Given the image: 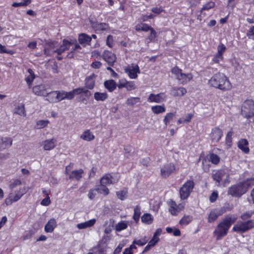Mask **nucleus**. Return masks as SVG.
Returning <instances> with one entry per match:
<instances>
[{"label":"nucleus","mask_w":254,"mask_h":254,"mask_svg":"<svg viewBox=\"0 0 254 254\" xmlns=\"http://www.w3.org/2000/svg\"><path fill=\"white\" fill-rule=\"evenodd\" d=\"M237 218L235 216L227 215L217 225L213 232V235L216 237V240H219L226 236L231 226L234 224Z\"/></svg>","instance_id":"nucleus-1"},{"label":"nucleus","mask_w":254,"mask_h":254,"mask_svg":"<svg viewBox=\"0 0 254 254\" xmlns=\"http://www.w3.org/2000/svg\"><path fill=\"white\" fill-rule=\"evenodd\" d=\"M254 186V178H249L230 187L228 194L233 197H240Z\"/></svg>","instance_id":"nucleus-2"},{"label":"nucleus","mask_w":254,"mask_h":254,"mask_svg":"<svg viewBox=\"0 0 254 254\" xmlns=\"http://www.w3.org/2000/svg\"><path fill=\"white\" fill-rule=\"evenodd\" d=\"M210 86L219 89L223 91L230 90L231 84L228 78L220 72L214 74L208 81Z\"/></svg>","instance_id":"nucleus-3"},{"label":"nucleus","mask_w":254,"mask_h":254,"mask_svg":"<svg viewBox=\"0 0 254 254\" xmlns=\"http://www.w3.org/2000/svg\"><path fill=\"white\" fill-rule=\"evenodd\" d=\"M254 228V220H249L247 221H238L233 226L232 231L238 233L243 234Z\"/></svg>","instance_id":"nucleus-4"},{"label":"nucleus","mask_w":254,"mask_h":254,"mask_svg":"<svg viewBox=\"0 0 254 254\" xmlns=\"http://www.w3.org/2000/svg\"><path fill=\"white\" fill-rule=\"evenodd\" d=\"M241 114L247 119L254 116V102L252 100H245L241 106Z\"/></svg>","instance_id":"nucleus-5"},{"label":"nucleus","mask_w":254,"mask_h":254,"mask_svg":"<svg viewBox=\"0 0 254 254\" xmlns=\"http://www.w3.org/2000/svg\"><path fill=\"white\" fill-rule=\"evenodd\" d=\"M194 187V182L192 180L187 181L180 188V194L182 199H186L190 196Z\"/></svg>","instance_id":"nucleus-6"},{"label":"nucleus","mask_w":254,"mask_h":254,"mask_svg":"<svg viewBox=\"0 0 254 254\" xmlns=\"http://www.w3.org/2000/svg\"><path fill=\"white\" fill-rule=\"evenodd\" d=\"M232 208L229 206V204H225L219 209H214L212 210L208 217V222L212 223L215 221L217 218L222 215L223 213L227 211L231 210Z\"/></svg>","instance_id":"nucleus-7"},{"label":"nucleus","mask_w":254,"mask_h":254,"mask_svg":"<svg viewBox=\"0 0 254 254\" xmlns=\"http://www.w3.org/2000/svg\"><path fill=\"white\" fill-rule=\"evenodd\" d=\"M176 170V166L173 163L166 164L161 169V176L164 178H168Z\"/></svg>","instance_id":"nucleus-8"},{"label":"nucleus","mask_w":254,"mask_h":254,"mask_svg":"<svg viewBox=\"0 0 254 254\" xmlns=\"http://www.w3.org/2000/svg\"><path fill=\"white\" fill-rule=\"evenodd\" d=\"M222 136L223 131L221 129L218 127H215L212 128L210 134V139L213 142H218Z\"/></svg>","instance_id":"nucleus-9"},{"label":"nucleus","mask_w":254,"mask_h":254,"mask_svg":"<svg viewBox=\"0 0 254 254\" xmlns=\"http://www.w3.org/2000/svg\"><path fill=\"white\" fill-rule=\"evenodd\" d=\"M56 42H50L46 43L45 45L44 53L47 56L53 55L56 53Z\"/></svg>","instance_id":"nucleus-10"},{"label":"nucleus","mask_w":254,"mask_h":254,"mask_svg":"<svg viewBox=\"0 0 254 254\" xmlns=\"http://www.w3.org/2000/svg\"><path fill=\"white\" fill-rule=\"evenodd\" d=\"M125 72L131 79H135L137 77V73H140V70L137 65L135 66H128L125 69Z\"/></svg>","instance_id":"nucleus-11"},{"label":"nucleus","mask_w":254,"mask_h":254,"mask_svg":"<svg viewBox=\"0 0 254 254\" xmlns=\"http://www.w3.org/2000/svg\"><path fill=\"white\" fill-rule=\"evenodd\" d=\"M103 58L110 65H113L116 61V57L115 54L108 51H105L103 54Z\"/></svg>","instance_id":"nucleus-12"},{"label":"nucleus","mask_w":254,"mask_h":254,"mask_svg":"<svg viewBox=\"0 0 254 254\" xmlns=\"http://www.w3.org/2000/svg\"><path fill=\"white\" fill-rule=\"evenodd\" d=\"M165 98L166 96L164 93H160L157 94H151L148 98V101L159 103L164 101Z\"/></svg>","instance_id":"nucleus-13"},{"label":"nucleus","mask_w":254,"mask_h":254,"mask_svg":"<svg viewBox=\"0 0 254 254\" xmlns=\"http://www.w3.org/2000/svg\"><path fill=\"white\" fill-rule=\"evenodd\" d=\"M248 146L249 142L247 139L245 138L240 139L237 143L238 147L245 154H248L250 152Z\"/></svg>","instance_id":"nucleus-14"},{"label":"nucleus","mask_w":254,"mask_h":254,"mask_svg":"<svg viewBox=\"0 0 254 254\" xmlns=\"http://www.w3.org/2000/svg\"><path fill=\"white\" fill-rule=\"evenodd\" d=\"M12 144L10 137L0 136V149L3 150L10 147Z\"/></svg>","instance_id":"nucleus-15"},{"label":"nucleus","mask_w":254,"mask_h":254,"mask_svg":"<svg viewBox=\"0 0 254 254\" xmlns=\"http://www.w3.org/2000/svg\"><path fill=\"white\" fill-rule=\"evenodd\" d=\"M96 75L94 73H92L90 76L85 78V87L88 89H92L95 85V78Z\"/></svg>","instance_id":"nucleus-16"},{"label":"nucleus","mask_w":254,"mask_h":254,"mask_svg":"<svg viewBox=\"0 0 254 254\" xmlns=\"http://www.w3.org/2000/svg\"><path fill=\"white\" fill-rule=\"evenodd\" d=\"M33 92L36 95L45 96L47 91L45 86L41 84L33 87Z\"/></svg>","instance_id":"nucleus-17"},{"label":"nucleus","mask_w":254,"mask_h":254,"mask_svg":"<svg viewBox=\"0 0 254 254\" xmlns=\"http://www.w3.org/2000/svg\"><path fill=\"white\" fill-rule=\"evenodd\" d=\"M71 45V42H69L67 40L64 39L63 41V44L60 46V47L56 49V53H57L58 55H61L64 51L68 50Z\"/></svg>","instance_id":"nucleus-18"},{"label":"nucleus","mask_w":254,"mask_h":254,"mask_svg":"<svg viewBox=\"0 0 254 254\" xmlns=\"http://www.w3.org/2000/svg\"><path fill=\"white\" fill-rule=\"evenodd\" d=\"M56 140L54 138L47 139L43 142V148L45 150H51L56 146Z\"/></svg>","instance_id":"nucleus-19"},{"label":"nucleus","mask_w":254,"mask_h":254,"mask_svg":"<svg viewBox=\"0 0 254 254\" xmlns=\"http://www.w3.org/2000/svg\"><path fill=\"white\" fill-rule=\"evenodd\" d=\"M226 172L224 170H217L214 174L212 175L213 179L220 184L221 181H222L223 178L226 175Z\"/></svg>","instance_id":"nucleus-20"},{"label":"nucleus","mask_w":254,"mask_h":254,"mask_svg":"<svg viewBox=\"0 0 254 254\" xmlns=\"http://www.w3.org/2000/svg\"><path fill=\"white\" fill-rule=\"evenodd\" d=\"M187 93V89L183 87H173L171 94L175 97L182 96Z\"/></svg>","instance_id":"nucleus-21"},{"label":"nucleus","mask_w":254,"mask_h":254,"mask_svg":"<svg viewBox=\"0 0 254 254\" xmlns=\"http://www.w3.org/2000/svg\"><path fill=\"white\" fill-rule=\"evenodd\" d=\"M83 172L84 171L82 169L72 171L69 176V179L70 180L75 179L76 181H79L82 178Z\"/></svg>","instance_id":"nucleus-22"},{"label":"nucleus","mask_w":254,"mask_h":254,"mask_svg":"<svg viewBox=\"0 0 254 254\" xmlns=\"http://www.w3.org/2000/svg\"><path fill=\"white\" fill-rule=\"evenodd\" d=\"M57 227V222L54 218L51 219L45 226V231L47 233H52Z\"/></svg>","instance_id":"nucleus-23"},{"label":"nucleus","mask_w":254,"mask_h":254,"mask_svg":"<svg viewBox=\"0 0 254 254\" xmlns=\"http://www.w3.org/2000/svg\"><path fill=\"white\" fill-rule=\"evenodd\" d=\"M104 85L105 88L110 92H113L117 86L116 82L113 79L106 80L104 82Z\"/></svg>","instance_id":"nucleus-24"},{"label":"nucleus","mask_w":254,"mask_h":254,"mask_svg":"<svg viewBox=\"0 0 254 254\" xmlns=\"http://www.w3.org/2000/svg\"><path fill=\"white\" fill-rule=\"evenodd\" d=\"M94 98L98 102H104L108 99V95L106 92H96L94 93Z\"/></svg>","instance_id":"nucleus-25"},{"label":"nucleus","mask_w":254,"mask_h":254,"mask_svg":"<svg viewBox=\"0 0 254 254\" xmlns=\"http://www.w3.org/2000/svg\"><path fill=\"white\" fill-rule=\"evenodd\" d=\"M192 78V75L191 73L185 74L181 72L177 79L181 81V83L184 84L190 81Z\"/></svg>","instance_id":"nucleus-26"},{"label":"nucleus","mask_w":254,"mask_h":254,"mask_svg":"<svg viewBox=\"0 0 254 254\" xmlns=\"http://www.w3.org/2000/svg\"><path fill=\"white\" fill-rule=\"evenodd\" d=\"M91 41V37L85 33L79 34L78 37V41L80 44H86L89 45Z\"/></svg>","instance_id":"nucleus-27"},{"label":"nucleus","mask_w":254,"mask_h":254,"mask_svg":"<svg viewBox=\"0 0 254 254\" xmlns=\"http://www.w3.org/2000/svg\"><path fill=\"white\" fill-rule=\"evenodd\" d=\"M45 96L47 97L46 100L50 103L58 102L57 91H54L49 93L47 92Z\"/></svg>","instance_id":"nucleus-28"},{"label":"nucleus","mask_w":254,"mask_h":254,"mask_svg":"<svg viewBox=\"0 0 254 254\" xmlns=\"http://www.w3.org/2000/svg\"><path fill=\"white\" fill-rule=\"evenodd\" d=\"M96 220L95 219H92L87 221H86L84 223H81L78 224L77 225V227L79 229H83L88 227H92L95 223Z\"/></svg>","instance_id":"nucleus-29"},{"label":"nucleus","mask_w":254,"mask_h":254,"mask_svg":"<svg viewBox=\"0 0 254 254\" xmlns=\"http://www.w3.org/2000/svg\"><path fill=\"white\" fill-rule=\"evenodd\" d=\"M80 138L84 140L90 141L95 138V136L89 129H87L81 135Z\"/></svg>","instance_id":"nucleus-30"},{"label":"nucleus","mask_w":254,"mask_h":254,"mask_svg":"<svg viewBox=\"0 0 254 254\" xmlns=\"http://www.w3.org/2000/svg\"><path fill=\"white\" fill-rule=\"evenodd\" d=\"M181 208L179 207V206H178L175 202V201L173 200H171L170 202V208L169 209V211L171 212V213L173 215H175L177 214V213L180 212L181 211Z\"/></svg>","instance_id":"nucleus-31"},{"label":"nucleus","mask_w":254,"mask_h":254,"mask_svg":"<svg viewBox=\"0 0 254 254\" xmlns=\"http://www.w3.org/2000/svg\"><path fill=\"white\" fill-rule=\"evenodd\" d=\"M113 177L110 174H107L103 176L100 180V184L104 185H110L114 183L112 181Z\"/></svg>","instance_id":"nucleus-32"},{"label":"nucleus","mask_w":254,"mask_h":254,"mask_svg":"<svg viewBox=\"0 0 254 254\" xmlns=\"http://www.w3.org/2000/svg\"><path fill=\"white\" fill-rule=\"evenodd\" d=\"M14 114H17L21 116L25 117L26 116V111L24 107V105L22 104L18 106L14 109L13 112Z\"/></svg>","instance_id":"nucleus-33"},{"label":"nucleus","mask_w":254,"mask_h":254,"mask_svg":"<svg viewBox=\"0 0 254 254\" xmlns=\"http://www.w3.org/2000/svg\"><path fill=\"white\" fill-rule=\"evenodd\" d=\"M151 110L155 114H159L164 113L166 108L164 105H156L151 107Z\"/></svg>","instance_id":"nucleus-34"},{"label":"nucleus","mask_w":254,"mask_h":254,"mask_svg":"<svg viewBox=\"0 0 254 254\" xmlns=\"http://www.w3.org/2000/svg\"><path fill=\"white\" fill-rule=\"evenodd\" d=\"M141 221L146 224H150L153 221V217L149 213H145L141 217Z\"/></svg>","instance_id":"nucleus-35"},{"label":"nucleus","mask_w":254,"mask_h":254,"mask_svg":"<svg viewBox=\"0 0 254 254\" xmlns=\"http://www.w3.org/2000/svg\"><path fill=\"white\" fill-rule=\"evenodd\" d=\"M74 91L76 95H79L81 93H84L87 97H89L91 95V92L85 87H79L74 89Z\"/></svg>","instance_id":"nucleus-36"},{"label":"nucleus","mask_w":254,"mask_h":254,"mask_svg":"<svg viewBox=\"0 0 254 254\" xmlns=\"http://www.w3.org/2000/svg\"><path fill=\"white\" fill-rule=\"evenodd\" d=\"M96 189L97 191L99 193L103 194L105 195H107L109 193V190L106 187L105 185L100 184V185H99Z\"/></svg>","instance_id":"nucleus-37"},{"label":"nucleus","mask_w":254,"mask_h":254,"mask_svg":"<svg viewBox=\"0 0 254 254\" xmlns=\"http://www.w3.org/2000/svg\"><path fill=\"white\" fill-rule=\"evenodd\" d=\"M209 161L213 164L217 165L220 161V158L214 153H211L209 155Z\"/></svg>","instance_id":"nucleus-38"},{"label":"nucleus","mask_w":254,"mask_h":254,"mask_svg":"<svg viewBox=\"0 0 254 254\" xmlns=\"http://www.w3.org/2000/svg\"><path fill=\"white\" fill-rule=\"evenodd\" d=\"M106 252L105 248L101 245H98L93 249L94 254H106Z\"/></svg>","instance_id":"nucleus-39"},{"label":"nucleus","mask_w":254,"mask_h":254,"mask_svg":"<svg viewBox=\"0 0 254 254\" xmlns=\"http://www.w3.org/2000/svg\"><path fill=\"white\" fill-rule=\"evenodd\" d=\"M140 102V99L139 97H130L128 98L126 101L127 105L133 106L137 103Z\"/></svg>","instance_id":"nucleus-40"},{"label":"nucleus","mask_w":254,"mask_h":254,"mask_svg":"<svg viewBox=\"0 0 254 254\" xmlns=\"http://www.w3.org/2000/svg\"><path fill=\"white\" fill-rule=\"evenodd\" d=\"M152 28H153L151 27V26H149L147 24L143 23V24H142L141 25H137L136 26V30L137 31H143L146 32V31H150L152 29Z\"/></svg>","instance_id":"nucleus-41"},{"label":"nucleus","mask_w":254,"mask_h":254,"mask_svg":"<svg viewBox=\"0 0 254 254\" xmlns=\"http://www.w3.org/2000/svg\"><path fill=\"white\" fill-rule=\"evenodd\" d=\"M127 193V189L116 192L118 198L122 200H124L126 198Z\"/></svg>","instance_id":"nucleus-42"},{"label":"nucleus","mask_w":254,"mask_h":254,"mask_svg":"<svg viewBox=\"0 0 254 254\" xmlns=\"http://www.w3.org/2000/svg\"><path fill=\"white\" fill-rule=\"evenodd\" d=\"M49 123L48 120H39L37 122L36 127L38 129L43 128L46 127Z\"/></svg>","instance_id":"nucleus-43"},{"label":"nucleus","mask_w":254,"mask_h":254,"mask_svg":"<svg viewBox=\"0 0 254 254\" xmlns=\"http://www.w3.org/2000/svg\"><path fill=\"white\" fill-rule=\"evenodd\" d=\"M28 72L29 73L30 75L25 78V80L27 84L30 85L35 78V75L33 70L30 68L28 69Z\"/></svg>","instance_id":"nucleus-44"},{"label":"nucleus","mask_w":254,"mask_h":254,"mask_svg":"<svg viewBox=\"0 0 254 254\" xmlns=\"http://www.w3.org/2000/svg\"><path fill=\"white\" fill-rule=\"evenodd\" d=\"M140 215V208L138 205L135 207L134 209L133 219L137 222L139 219Z\"/></svg>","instance_id":"nucleus-45"},{"label":"nucleus","mask_w":254,"mask_h":254,"mask_svg":"<svg viewBox=\"0 0 254 254\" xmlns=\"http://www.w3.org/2000/svg\"><path fill=\"white\" fill-rule=\"evenodd\" d=\"M15 195L13 197V201L15 202L18 201L25 193V190L20 189L19 190L15 192Z\"/></svg>","instance_id":"nucleus-46"},{"label":"nucleus","mask_w":254,"mask_h":254,"mask_svg":"<svg viewBox=\"0 0 254 254\" xmlns=\"http://www.w3.org/2000/svg\"><path fill=\"white\" fill-rule=\"evenodd\" d=\"M253 214H254V211H247V212L243 213L240 216V218L242 220L245 221V220L250 218Z\"/></svg>","instance_id":"nucleus-47"},{"label":"nucleus","mask_w":254,"mask_h":254,"mask_svg":"<svg viewBox=\"0 0 254 254\" xmlns=\"http://www.w3.org/2000/svg\"><path fill=\"white\" fill-rule=\"evenodd\" d=\"M192 220V217L190 216H187L183 217L180 221V224L186 225H188Z\"/></svg>","instance_id":"nucleus-48"},{"label":"nucleus","mask_w":254,"mask_h":254,"mask_svg":"<svg viewBox=\"0 0 254 254\" xmlns=\"http://www.w3.org/2000/svg\"><path fill=\"white\" fill-rule=\"evenodd\" d=\"M175 115L173 113H167L164 119V123L165 125H167L168 123H169L171 121H172Z\"/></svg>","instance_id":"nucleus-49"},{"label":"nucleus","mask_w":254,"mask_h":254,"mask_svg":"<svg viewBox=\"0 0 254 254\" xmlns=\"http://www.w3.org/2000/svg\"><path fill=\"white\" fill-rule=\"evenodd\" d=\"M148 242L146 237H144L143 239L140 240H135L133 241V244L137 245L139 246H143L145 245Z\"/></svg>","instance_id":"nucleus-50"},{"label":"nucleus","mask_w":254,"mask_h":254,"mask_svg":"<svg viewBox=\"0 0 254 254\" xmlns=\"http://www.w3.org/2000/svg\"><path fill=\"white\" fill-rule=\"evenodd\" d=\"M215 6V3L213 1H209L205 4L201 8L200 11L202 12L203 10H208L210 8H213Z\"/></svg>","instance_id":"nucleus-51"},{"label":"nucleus","mask_w":254,"mask_h":254,"mask_svg":"<svg viewBox=\"0 0 254 254\" xmlns=\"http://www.w3.org/2000/svg\"><path fill=\"white\" fill-rule=\"evenodd\" d=\"M75 95L74 89L69 92L64 91L65 99L71 100L74 97Z\"/></svg>","instance_id":"nucleus-52"},{"label":"nucleus","mask_w":254,"mask_h":254,"mask_svg":"<svg viewBox=\"0 0 254 254\" xmlns=\"http://www.w3.org/2000/svg\"><path fill=\"white\" fill-rule=\"evenodd\" d=\"M127 224L124 221H122V222L119 223L116 225V229L117 231H121L123 230L126 229L127 228Z\"/></svg>","instance_id":"nucleus-53"},{"label":"nucleus","mask_w":254,"mask_h":254,"mask_svg":"<svg viewBox=\"0 0 254 254\" xmlns=\"http://www.w3.org/2000/svg\"><path fill=\"white\" fill-rule=\"evenodd\" d=\"M0 53H6L12 55L14 54V52L12 50H7L4 46L0 44Z\"/></svg>","instance_id":"nucleus-54"},{"label":"nucleus","mask_w":254,"mask_h":254,"mask_svg":"<svg viewBox=\"0 0 254 254\" xmlns=\"http://www.w3.org/2000/svg\"><path fill=\"white\" fill-rule=\"evenodd\" d=\"M127 90L130 91L136 88L135 84L133 81H127L126 83V87Z\"/></svg>","instance_id":"nucleus-55"},{"label":"nucleus","mask_w":254,"mask_h":254,"mask_svg":"<svg viewBox=\"0 0 254 254\" xmlns=\"http://www.w3.org/2000/svg\"><path fill=\"white\" fill-rule=\"evenodd\" d=\"M108 28V25L105 23H99L95 31L106 30Z\"/></svg>","instance_id":"nucleus-56"},{"label":"nucleus","mask_w":254,"mask_h":254,"mask_svg":"<svg viewBox=\"0 0 254 254\" xmlns=\"http://www.w3.org/2000/svg\"><path fill=\"white\" fill-rule=\"evenodd\" d=\"M171 72L173 74L175 75L176 78L177 79L180 74L182 72V69L179 68L178 66H175L172 69Z\"/></svg>","instance_id":"nucleus-57"},{"label":"nucleus","mask_w":254,"mask_h":254,"mask_svg":"<svg viewBox=\"0 0 254 254\" xmlns=\"http://www.w3.org/2000/svg\"><path fill=\"white\" fill-rule=\"evenodd\" d=\"M226 50V46L222 43H220L217 47V53L223 55Z\"/></svg>","instance_id":"nucleus-58"},{"label":"nucleus","mask_w":254,"mask_h":254,"mask_svg":"<svg viewBox=\"0 0 254 254\" xmlns=\"http://www.w3.org/2000/svg\"><path fill=\"white\" fill-rule=\"evenodd\" d=\"M233 133V131L231 129L230 131L228 132L226 136V142L227 144H229V145H230V144L232 142V136Z\"/></svg>","instance_id":"nucleus-59"},{"label":"nucleus","mask_w":254,"mask_h":254,"mask_svg":"<svg viewBox=\"0 0 254 254\" xmlns=\"http://www.w3.org/2000/svg\"><path fill=\"white\" fill-rule=\"evenodd\" d=\"M125 155L127 158H129L131 155V146L130 145L126 146L124 147Z\"/></svg>","instance_id":"nucleus-60"},{"label":"nucleus","mask_w":254,"mask_h":254,"mask_svg":"<svg viewBox=\"0 0 254 254\" xmlns=\"http://www.w3.org/2000/svg\"><path fill=\"white\" fill-rule=\"evenodd\" d=\"M114 39L112 35H109L108 36L106 40V44L109 47L112 48L113 45Z\"/></svg>","instance_id":"nucleus-61"},{"label":"nucleus","mask_w":254,"mask_h":254,"mask_svg":"<svg viewBox=\"0 0 254 254\" xmlns=\"http://www.w3.org/2000/svg\"><path fill=\"white\" fill-rule=\"evenodd\" d=\"M57 91V99L58 102L63 100L65 99L64 91Z\"/></svg>","instance_id":"nucleus-62"},{"label":"nucleus","mask_w":254,"mask_h":254,"mask_svg":"<svg viewBox=\"0 0 254 254\" xmlns=\"http://www.w3.org/2000/svg\"><path fill=\"white\" fill-rule=\"evenodd\" d=\"M218 193L217 191H213L209 197V200L211 202H214L218 198Z\"/></svg>","instance_id":"nucleus-63"},{"label":"nucleus","mask_w":254,"mask_h":254,"mask_svg":"<svg viewBox=\"0 0 254 254\" xmlns=\"http://www.w3.org/2000/svg\"><path fill=\"white\" fill-rule=\"evenodd\" d=\"M247 36L249 38H254V26H252L247 33Z\"/></svg>","instance_id":"nucleus-64"}]
</instances>
